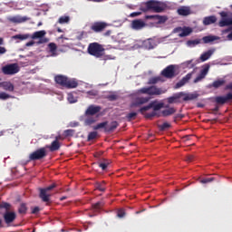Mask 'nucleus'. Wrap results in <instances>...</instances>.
I'll list each match as a JSON object with an SVG mask.
<instances>
[{"instance_id": "1", "label": "nucleus", "mask_w": 232, "mask_h": 232, "mask_svg": "<svg viewBox=\"0 0 232 232\" xmlns=\"http://www.w3.org/2000/svg\"><path fill=\"white\" fill-rule=\"evenodd\" d=\"M164 108V103H157V102H151L150 105L143 106L140 109V113L145 115V119H153V117H160V114L157 113L159 110Z\"/></svg>"}, {"instance_id": "2", "label": "nucleus", "mask_w": 232, "mask_h": 232, "mask_svg": "<svg viewBox=\"0 0 232 232\" xmlns=\"http://www.w3.org/2000/svg\"><path fill=\"white\" fill-rule=\"evenodd\" d=\"M87 52L90 55L96 57V59H101V57H103L106 49H104V46H102V44L94 42L89 44Z\"/></svg>"}, {"instance_id": "3", "label": "nucleus", "mask_w": 232, "mask_h": 232, "mask_svg": "<svg viewBox=\"0 0 232 232\" xmlns=\"http://www.w3.org/2000/svg\"><path fill=\"white\" fill-rule=\"evenodd\" d=\"M143 12H148V10H153L156 14H160L164 12V3L157 1V0H150L145 3V9H142Z\"/></svg>"}, {"instance_id": "4", "label": "nucleus", "mask_w": 232, "mask_h": 232, "mask_svg": "<svg viewBox=\"0 0 232 232\" xmlns=\"http://www.w3.org/2000/svg\"><path fill=\"white\" fill-rule=\"evenodd\" d=\"M117 128H119V122L117 121H111L110 125H108V121H106L93 126V130H103L105 133H111L115 131Z\"/></svg>"}, {"instance_id": "5", "label": "nucleus", "mask_w": 232, "mask_h": 232, "mask_svg": "<svg viewBox=\"0 0 232 232\" xmlns=\"http://www.w3.org/2000/svg\"><path fill=\"white\" fill-rule=\"evenodd\" d=\"M138 93H143L146 95H162V93H166V91L153 85L138 90Z\"/></svg>"}, {"instance_id": "6", "label": "nucleus", "mask_w": 232, "mask_h": 232, "mask_svg": "<svg viewBox=\"0 0 232 232\" xmlns=\"http://www.w3.org/2000/svg\"><path fill=\"white\" fill-rule=\"evenodd\" d=\"M54 188H57V184L53 183L49 187L40 188V194L39 198L43 200V202H50V197H52V189H54Z\"/></svg>"}, {"instance_id": "7", "label": "nucleus", "mask_w": 232, "mask_h": 232, "mask_svg": "<svg viewBox=\"0 0 232 232\" xmlns=\"http://www.w3.org/2000/svg\"><path fill=\"white\" fill-rule=\"evenodd\" d=\"M227 90H232V82L227 85ZM232 101V93L228 92L225 96H217L215 97V102L217 104L224 105L227 102H231Z\"/></svg>"}, {"instance_id": "8", "label": "nucleus", "mask_w": 232, "mask_h": 232, "mask_svg": "<svg viewBox=\"0 0 232 232\" xmlns=\"http://www.w3.org/2000/svg\"><path fill=\"white\" fill-rule=\"evenodd\" d=\"M19 65L17 63H10L2 67V72L4 75H15L19 73Z\"/></svg>"}, {"instance_id": "9", "label": "nucleus", "mask_w": 232, "mask_h": 232, "mask_svg": "<svg viewBox=\"0 0 232 232\" xmlns=\"http://www.w3.org/2000/svg\"><path fill=\"white\" fill-rule=\"evenodd\" d=\"M2 217L4 218L5 224H6L7 227H10L13 222H15V218H17V214L14 211H5L2 214Z\"/></svg>"}, {"instance_id": "10", "label": "nucleus", "mask_w": 232, "mask_h": 232, "mask_svg": "<svg viewBox=\"0 0 232 232\" xmlns=\"http://www.w3.org/2000/svg\"><path fill=\"white\" fill-rule=\"evenodd\" d=\"M108 28V23L106 22H94L91 24L90 30L94 32V34H101V32H104Z\"/></svg>"}, {"instance_id": "11", "label": "nucleus", "mask_w": 232, "mask_h": 232, "mask_svg": "<svg viewBox=\"0 0 232 232\" xmlns=\"http://www.w3.org/2000/svg\"><path fill=\"white\" fill-rule=\"evenodd\" d=\"M48 154L45 148H40L29 155L30 160H41L44 159Z\"/></svg>"}, {"instance_id": "12", "label": "nucleus", "mask_w": 232, "mask_h": 232, "mask_svg": "<svg viewBox=\"0 0 232 232\" xmlns=\"http://www.w3.org/2000/svg\"><path fill=\"white\" fill-rule=\"evenodd\" d=\"M161 75L163 77H166V79H173V77H175V75H177L175 73V65L171 64V65L167 66L161 72Z\"/></svg>"}, {"instance_id": "13", "label": "nucleus", "mask_w": 232, "mask_h": 232, "mask_svg": "<svg viewBox=\"0 0 232 232\" xmlns=\"http://www.w3.org/2000/svg\"><path fill=\"white\" fill-rule=\"evenodd\" d=\"M178 15H181L182 17H188V15H191L193 12L191 11V7L182 5L177 9Z\"/></svg>"}, {"instance_id": "14", "label": "nucleus", "mask_w": 232, "mask_h": 232, "mask_svg": "<svg viewBox=\"0 0 232 232\" xmlns=\"http://www.w3.org/2000/svg\"><path fill=\"white\" fill-rule=\"evenodd\" d=\"M191 77H193V72H188L185 77H183L179 82L176 83L175 90H179V88H182V86L188 84Z\"/></svg>"}, {"instance_id": "15", "label": "nucleus", "mask_w": 232, "mask_h": 232, "mask_svg": "<svg viewBox=\"0 0 232 232\" xmlns=\"http://www.w3.org/2000/svg\"><path fill=\"white\" fill-rule=\"evenodd\" d=\"M102 110V107L99 105H90L87 110L85 111V115H97Z\"/></svg>"}, {"instance_id": "16", "label": "nucleus", "mask_w": 232, "mask_h": 232, "mask_svg": "<svg viewBox=\"0 0 232 232\" xmlns=\"http://www.w3.org/2000/svg\"><path fill=\"white\" fill-rule=\"evenodd\" d=\"M208 72H209V65H206L194 80V83L200 82L202 79H206V75H208Z\"/></svg>"}, {"instance_id": "17", "label": "nucleus", "mask_w": 232, "mask_h": 232, "mask_svg": "<svg viewBox=\"0 0 232 232\" xmlns=\"http://www.w3.org/2000/svg\"><path fill=\"white\" fill-rule=\"evenodd\" d=\"M145 18L153 19L154 21H157L158 24H163V23H166L168 21V17L159 14L146 15Z\"/></svg>"}, {"instance_id": "18", "label": "nucleus", "mask_w": 232, "mask_h": 232, "mask_svg": "<svg viewBox=\"0 0 232 232\" xmlns=\"http://www.w3.org/2000/svg\"><path fill=\"white\" fill-rule=\"evenodd\" d=\"M184 95H186V93H184L182 92H178V93H175L172 96L169 97L167 99V101H168L169 104H175V103L179 102V99L181 97H184Z\"/></svg>"}, {"instance_id": "19", "label": "nucleus", "mask_w": 232, "mask_h": 232, "mask_svg": "<svg viewBox=\"0 0 232 232\" xmlns=\"http://www.w3.org/2000/svg\"><path fill=\"white\" fill-rule=\"evenodd\" d=\"M181 33L179 34V37H188V35H189V34H191L193 32V29H191V27H184L182 29V27H177L176 29H174V32H180Z\"/></svg>"}, {"instance_id": "20", "label": "nucleus", "mask_w": 232, "mask_h": 232, "mask_svg": "<svg viewBox=\"0 0 232 232\" xmlns=\"http://www.w3.org/2000/svg\"><path fill=\"white\" fill-rule=\"evenodd\" d=\"M146 26V23L140 19H136L131 22L132 30H142Z\"/></svg>"}, {"instance_id": "21", "label": "nucleus", "mask_w": 232, "mask_h": 232, "mask_svg": "<svg viewBox=\"0 0 232 232\" xmlns=\"http://www.w3.org/2000/svg\"><path fill=\"white\" fill-rule=\"evenodd\" d=\"M54 81L56 84H59L60 86H64L66 85V81H68V77L63 74H58L54 77Z\"/></svg>"}, {"instance_id": "22", "label": "nucleus", "mask_w": 232, "mask_h": 232, "mask_svg": "<svg viewBox=\"0 0 232 232\" xmlns=\"http://www.w3.org/2000/svg\"><path fill=\"white\" fill-rule=\"evenodd\" d=\"M77 86H79V82H77V80L67 78L64 88L72 90L73 88H77Z\"/></svg>"}, {"instance_id": "23", "label": "nucleus", "mask_w": 232, "mask_h": 232, "mask_svg": "<svg viewBox=\"0 0 232 232\" xmlns=\"http://www.w3.org/2000/svg\"><path fill=\"white\" fill-rule=\"evenodd\" d=\"M147 102H150V97H138L135 99L133 106H142V104Z\"/></svg>"}, {"instance_id": "24", "label": "nucleus", "mask_w": 232, "mask_h": 232, "mask_svg": "<svg viewBox=\"0 0 232 232\" xmlns=\"http://www.w3.org/2000/svg\"><path fill=\"white\" fill-rule=\"evenodd\" d=\"M59 139H61V136H57L56 137V140H53L52 143H51V146H49V150L50 151H57L60 150L61 148V144L59 143Z\"/></svg>"}, {"instance_id": "25", "label": "nucleus", "mask_w": 232, "mask_h": 232, "mask_svg": "<svg viewBox=\"0 0 232 232\" xmlns=\"http://www.w3.org/2000/svg\"><path fill=\"white\" fill-rule=\"evenodd\" d=\"M215 23H217V16L215 15L206 16L203 19V24L205 26H208V24H215Z\"/></svg>"}, {"instance_id": "26", "label": "nucleus", "mask_w": 232, "mask_h": 232, "mask_svg": "<svg viewBox=\"0 0 232 232\" xmlns=\"http://www.w3.org/2000/svg\"><path fill=\"white\" fill-rule=\"evenodd\" d=\"M11 23H16L17 24L21 23H26V21H30V18L27 16H14L10 19Z\"/></svg>"}, {"instance_id": "27", "label": "nucleus", "mask_w": 232, "mask_h": 232, "mask_svg": "<svg viewBox=\"0 0 232 232\" xmlns=\"http://www.w3.org/2000/svg\"><path fill=\"white\" fill-rule=\"evenodd\" d=\"M218 39H220V37L218 36L208 35V36H204L202 38V41L204 44H209V43H214V41H218Z\"/></svg>"}, {"instance_id": "28", "label": "nucleus", "mask_w": 232, "mask_h": 232, "mask_svg": "<svg viewBox=\"0 0 232 232\" xmlns=\"http://www.w3.org/2000/svg\"><path fill=\"white\" fill-rule=\"evenodd\" d=\"M0 85L2 86V88L4 90H5V92H14V84L10 82H4L0 83Z\"/></svg>"}, {"instance_id": "29", "label": "nucleus", "mask_w": 232, "mask_h": 232, "mask_svg": "<svg viewBox=\"0 0 232 232\" xmlns=\"http://www.w3.org/2000/svg\"><path fill=\"white\" fill-rule=\"evenodd\" d=\"M177 112V109L170 107L168 109H165L161 111L162 117H169L170 115H173Z\"/></svg>"}, {"instance_id": "30", "label": "nucleus", "mask_w": 232, "mask_h": 232, "mask_svg": "<svg viewBox=\"0 0 232 232\" xmlns=\"http://www.w3.org/2000/svg\"><path fill=\"white\" fill-rule=\"evenodd\" d=\"M48 48L53 57L57 56V44L55 43H50Z\"/></svg>"}, {"instance_id": "31", "label": "nucleus", "mask_w": 232, "mask_h": 232, "mask_svg": "<svg viewBox=\"0 0 232 232\" xmlns=\"http://www.w3.org/2000/svg\"><path fill=\"white\" fill-rule=\"evenodd\" d=\"M212 55H213V51L208 50V52L201 54L200 61H202V63H206V61H208V59H209Z\"/></svg>"}, {"instance_id": "32", "label": "nucleus", "mask_w": 232, "mask_h": 232, "mask_svg": "<svg viewBox=\"0 0 232 232\" xmlns=\"http://www.w3.org/2000/svg\"><path fill=\"white\" fill-rule=\"evenodd\" d=\"M28 211V207H26L25 203H21L18 207V213L19 215H26Z\"/></svg>"}, {"instance_id": "33", "label": "nucleus", "mask_w": 232, "mask_h": 232, "mask_svg": "<svg viewBox=\"0 0 232 232\" xmlns=\"http://www.w3.org/2000/svg\"><path fill=\"white\" fill-rule=\"evenodd\" d=\"M46 35V31H36L33 34L32 39H41Z\"/></svg>"}, {"instance_id": "34", "label": "nucleus", "mask_w": 232, "mask_h": 232, "mask_svg": "<svg viewBox=\"0 0 232 232\" xmlns=\"http://www.w3.org/2000/svg\"><path fill=\"white\" fill-rule=\"evenodd\" d=\"M226 84V80H218L213 82L212 86L213 88H220L221 86H224Z\"/></svg>"}, {"instance_id": "35", "label": "nucleus", "mask_w": 232, "mask_h": 232, "mask_svg": "<svg viewBox=\"0 0 232 232\" xmlns=\"http://www.w3.org/2000/svg\"><path fill=\"white\" fill-rule=\"evenodd\" d=\"M153 40L152 39H148L144 42V46L145 48H147L148 50H153V48L155 47L153 45Z\"/></svg>"}, {"instance_id": "36", "label": "nucleus", "mask_w": 232, "mask_h": 232, "mask_svg": "<svg viewBox=\"0 0 232 232\" xmlns=\"http://www.w3.org/2000/svg\"><path fill=\"white\" fill-rule=\"evenodd\" d=\"M125 119L128 122H131V121H135L137 119V112H130L125 116Z\"/></svg>"}, {"instance_id": "37", "label": "nucleus", "mask_w": 232, "mask_h": 232, "mask_svg": "<svg viewBox=\"0 0 232 232\" xmlns=\"http://www.w3.org/2000/svg\"><path fill=\"white\" fill-rule=\"evenodd\" d=\"M198 97V94H186L185 97L183 98V101L188 102V101H195Z\"/></svg>"}, {"instance_id": "38", "label": "nucleus", "mask_w": 232, "mask_h": 232, "mask_svg": "<svg viewBox=\"0 0 232 232\" xmlns=\"http://www.w3.org/2000/svg\"><path fill=\"white\" fill-rule=\"evenodd\" d=\"M59 24H68L70 23V16H61L58 19Z\"/></svg>"}, {"instance_id": "39", "label": "nucleus", "mask_w": 232, "mask_h": 232, "mask_svg": "<svg viewBox=\"0 0 232 232\" xmlns=\"http://www.w3.org/2000/svg\"><path fill=\"white\" fill-rule=\"evenodd\" d=\"M0 208L1 209H5V211H12V205L7 202H2Z\"/></svg>"}, {"instance_id": "40", "label": "nucleus", "mask_w": 232, "mask_h": 232, "mask_svg": "<svg viewBox=\"0 0 232 232\" xmlns=\"http://www.w3.org/2000/svg\"><path fill=\"white\" fill-rule=\"evenodd\" d=\"M201 40L196 39V40H188L187 42V46H197V44H200Z\"/></svg>"}, {"instance_id": "41", "label": "nucleus", "mask_w": 232, "mask_h": 232, "mask_svg": "<svg viewBox=\"0 0 232 232\" xmlns=\"http://www.w3.org/2000/svg\"><path fill=\"white\" fill-rule=\"evenodd\" d=\"M64 137H73L75 135V130L68 129L63 131Z\"/></svg>"}, {"instance_id": "42", "label": "nucleus", "mask_w": 232, "mask_h": 232, "mask_svg": "<svg viewBox=\"0 0 232 232\" xmlns=\"http://www.w3.org/2000/svg\"><path fill=\"white\" fill-rule=\"evenodd\" d=\"M159 128L160 131H166V130H169V128H171V124L169 122H164L163 124L159 125Z\"/></svg>"}, {"instance_id": "43", "label": "nucleus", "mask_w": 232, "mask_h": 232, "mask_svg": "<svg viewBox=\"0 0 232 232\" xmlns=\"http://www.w3.org/2000/svg\"><path fill=\"white\" fill-rule=\"evenodd\" d=\"M96 120L93 117H89L85 120V125L86 126H92V124H95Z\"/></svg>"}, {"instance_id": "44", "label": "nucleus", "mask_w": 232, "mask_h": 232, "mask_svg": "<svg viewBox=\"0 0 232 232\" xmlns=\"http://www.w3.org/2000/svg\"><path fill=\"white\" fill-rule=\"evenodd\" d=\"M104 207V201L101 200L92 205L93 209H102Z\"/></svg>"}, {"instance_id": "45", "label": "nucleus", "mask_w": 232, "mask_h": 232, "mask_svg": "<svg viewBox=\"0 0 232 232\" xmlns=\"http://www.w3.org/2000/svg\"><path fill=\"white\" fill-rule=\"evenodd\" d=\"M94 139H97V131H92L88 134L87 140H94Z\"/></svg>"}, {"instance_id": "46", "label": "nucleus", "mask_w": 232, "mask_h": 232, "mask_svg": "<svg viewBox=\"0 0 232 232\" xmlns=\"http://www.w3.org/2000/svg\"><path fill=\"white\" fill-rule=\"evenodd\" d=\"M96 188H97L99 191H106V183L103 181V182H102V183L97 184Z\"/></svg>"}, {"instance_id": "47", "label": "nucleus", "mask_w": 232, "mask_h": 232, "mask_svg": "<svg viewBox=\"0 0 232 232\" xmlns=\"http://www.w3.org/2000/svg\"><path fill=\"white\" fill-rule=\"evenodd\" d=\"M13 39H20V41H24L25 39H28V34H16L13 36Z\"/></svg>"}, {"instance_id": "48", "label": "nucleus", "mask_w": 232, "mask_h": 232, "mask_svg": "<svg viewBox=\"0 0 232 232\" xmlns=\"http://www.w3.org/2000/svg\"><path fill=\"white\" fill-rule=\"evenodd\" d=\"M159 81H160V77H152V78H150L148 84H157Z\"/></svg>"}, {"instance_id": "49", "label": "nucleus", "mask_w": 232, "mask_h": 232, "mask_svg": "<svg viewBox=\"0 0 232 232\" xmlns=\"http://www.w3.org/2000/svg\"><path fill=\"white\" fill-rule=\"evenodd\" d=\"M117 217L118 218H124V217H126V212L124 211V209H119L117 212Z\"/></svg>"}, {"instance_id": "50", "label": "nucleus", "mask_w": 232, "mask_h": 232, "mask_svg": "<svg viewBox=\"0 0 232 232\" xmlns=\"http://www.w3.org/2000/svg\"><path fill=\"white\" fill-rule=\"evenodd\" d=\"M87 94H89L91 97H97V95H99V91L92 90L87 92Z\"/></svg>"}, {"instance_id": "51", "label": "nucleus", "mask_w": 232, "mask_h": 232, "mask_svg": "<svg viewBox=\"0 0 232 232\" xmlns=\"http://www.w3.org/2000/svg\"><path fill=\"white\" fill-rule=\"evenodd\" d=\"M215 180L214 178H206L200 180L201 184H208L209 182H213Z\"/></svg>"}, {"instance_id": "52", "label": "nucleus", "mask_w": 232, "mask_h": 232, "mask_svg": "<svg viewBox=\"0 0 232 232\" xmlns=\"http://www.w3.org/2000/svg\"><path fill=\"white\" fill-rule=\"evenodd\" d=\"M0 99L2 101H6V99H10V95L6 92H0Z\"/></svg>"}, {"instance_id": "53", "label": "nucleus", "mask_w": 232, "mask_h": 232, "mask_svg": "<svg viewBox=\"0 0 232 232\" xmlns=\"http://www.w3.org/2000/svg\"><path fill=\"white\" fill-rule=\"evenodd\" d=\"M186 162H193L195 160V156L192 154H189L185 159Z\"/></svg>"}, {"instance_id": "54", "label": "nucleus", "mask_w": 232, "mask_h": 232, "mask_svg": "<svg viewBox=\"0 0 232 232\" xmlns=\"http://www.w3.org/2000/svg\"><path fill=\"white\" fill-rule=\"evenodd\" d=\"M48 41H50L48 38H44V37H42L40 40H39V44H46V43H48Z\"/></svg>"}, {"instance_id": "55", "label": "nucleus", "mask_w": 232, "mask_h": 232, "mask_svg": "<svg viewBox=\"0 0 232 232\" xmlns=\"http://www.w3.org/2000/svg\"><path fill=\"white\" fill-rule=\"evenodd\" d=\"M141 12H133L130 14V17H139V15H141Z\"/></svg>"}, {"instance_id": "56", "label": "nucleus", "mask_w": 232, "mask_h": 232, "mask_svg": "<svg viewBox=\"0 0 232 232\" xmlns=\"http://www.w3.org/2000/svg\"><path fill=\"white\" fill-rule=\"evenodd\" d=\"M39 211H41V209L39 208V207H34V208L32 209V214H33V215H37V213H39Z\"/></svg>"}, {"instance_id": "57", "label": "nucleus", "mask_w": 232, "mask_h": 232, "mask_svg": "<svg viewBox=\"0 0 232 232\" xmlns=\"http://www.w3.org/2000/svg\"><path fill=\"white\" fill-rule=\"evenodd\" d=\"M99 167L104 171L108 168V163H100Z\"/></svg>"}, {"instance_id": "58", "label": "nucleus", "mask_w": 232, "mask_h": 232, "mask_svg": "<svg viewBox=\"0 0 232 232\" xmlns=\"http://www.w3.org/2000/svg\"><path fill=\"white\" fill-rule=\"evenodd\" d=\"M107 99H109V101H117V95L111 94L107 97Z\"/></svg>"}, {"instance_id": "59", "label": "nucleus", "mask_w": 232, "mask_h": 232, "mask_svg": "<svg viewBox=\"0 0 232 232\" xmlns=\"http://www.w3.org/2000/svg\"><path fill=\"white\" fill-rule=\"evenodd\" d=\"M6 52V47L0 46V55H5Z\"/></svg>"}, {"instance_id": "60", "label": "nucleus", "mask_w": 232, "mask_h": 232, "mask_svg": "<svg viewBox=\"0 0 232 232\" xmlns=\"http://www.w3.org/2000/svg\"><path fill=\"white\" fill-rule=\"evenodd\" d=\"M72 99H73V95L69 94V95H68V101H69V102H75V101H73Z\"/></svg>"}, {"instance_id": "61", "label": "nucleus", "mask_w": 232, "mask_h": 232, "mask_svg": "<svg viewBox=\"0 0 232 232\" xmlns=\"http://www.w3.org/2000/svg\"><path fill=\"white\" fill-rule=\"evenodd\" d=\"M34 44H35V43L34 41L28 42L25 46H34Z\"/></svg>"}, {"instance_id": "62", "label": "nucleus", "mask_w": 232, "mask_h": 232, "mask_svg": "<svg viewBox=\"0 0 232 232\" xmlns=\"http://www.w3.org/2000/svg\"><path fill=\"white\" fill-rule=\"evenodd\" d=\"M105 36H110L111 35V30H108L105 34H104Z\"/></svg>"}, {"instance_id": "63", "label": "nucleus", "mask_w": 232, "mask_h": 232, "mask_svg": "<svg viewBox=\"0 0 232 232\" xmlns=\"http://www.w3.org/2000/svg\"><path fill=\"white\" fill-rule=\"evenodd\" d=\"M176 119H184L183 114H177Z\"/></svg>"}, {"instance_id": "64", "label": "nucleus", "mask_w": 232, "mask_h": 232, "mask_svg": "<svg viewBox=\"0 0 232 232\" xmlns=\"http://www.w3.org/2000/svg\"><path fill=\"white\" fill-rule=\"evenodd\" d=\"M228 32H231V29H225L222 31V34H228Z\"/></svg>"}]
</instances>
